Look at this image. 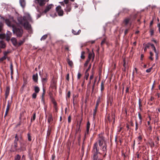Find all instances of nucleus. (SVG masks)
Returning a JSON list of instances; mask_svg holds the SVG:
<instances>
[{
    "instance_id": "obj_38",
    "label": "nucleus",
    "mask_w": 160,
    "mask_h": 160,
    "mask_svg": "<svg viewBox=\"0 0 160 160\" xmlns=\"http://www.w3.org/2000/svg\"><path fill=\"white\" fill-rule=\"evenodd\" d=\"M141 153L142 152H139L138 151L136 152V155L137 158L138 159L140 158L141 156L140 155V154H141Z\"/></svg>"
},
{
    "instance_id": "obj_11",
    "label": "nucleus",
    "mask_w": 160,
    "mask_h": 160,
    "mask_svg": "<svg viewBox=\"0 0 160 160\" xmlns=\"http://www.w3.org/2000/svg\"><path fill=\"white\" fill-rule=\"evenodd\" d=\"M95 57V54L93 52V50L92 49V52H90L89 53L88 55V59H89V60L92 58V62H93L94 60Z\"/></svg>"
},
{
    "instance_id": "obj_32",
    "label": "nucleus",
    "mask_w": 160,
    "mask_h": 160,
    "mask_svg": "<svg viewBox=\"0 0 160 160\" xmlns=\"http://www.w3.org/2000/svg\"><path fill=\"white\" fill-rule=\"evenodd\" d=\"M150 45L151 46L152 48L153 49V50H154V51L155 52H157L156 48L155 46H154V45L152 43H151L150 44Z\"/></svg>"
},
{
    "instance_id": "obj_56",
    "label": "nucleus",
    "mask_w": 160,
    "mask_h": 160,
    "mask_svg": "<svg viewBox=\"0 0 160 160\" xmlns=\"http://www.w3.org/2000/svg\"><path fill=\"white\" fill-rule=\"evenodd\" d=\"M77 103V100L75 99L74 98H73V106H74Z\"/></svg>"
},
{
    "instance_id": "obj_52",
    "label": "nucleus",
    "mask_w": 160,
    "mask_h": 160,
    "mask_svg": "<svg viewBox=\"0 0 160 160\" xmlns=\"http://www.w3.org/2000/svg\"><path fill=\"white\" fill-rule=\"evenodd\" d=\"M7 37L10 38L12 36V33L9 31H8L7 33Z\"/></svg>"
},
{
    "instance_id": "obj_47",
    "label": "nucleus",
    "mask_w": 160,
    "mask_h": 160,
    "mask_svg": "<svg viewBox=\"0 0 160 160\" xmlns=\"http://www.w3.org/2000/svg\"><path fill=\"white\" fill-rule=\"evenodd\" d=\"M36 118V113L34 112L32 118L31 119V121H34Z\"/></svg>"
},
{
    "instance_id": "obj_43",
    "label": "nucleus",
    "mask_w": 160,
    "mask_h": 160,
    "mask_svg": "<svg viewBox=\"0 0 160 160\" xmlns=\"http://www.w3.org/2000/svg\"><path fill=\"white\" fill-rule=\"evenodd\" d=\"M48 80V79L47 78H42V81L43 83H46Z\"/></svg>"
},
{
    "instance_id": "obj_50",
    "label": "nucleus",
    "mask_w": 160,
    "mask_h": 160,
    "mask_svg": "<svg viewBox=\"0 0 160 160\" xmlns=\"http://www.w3.org/2000/svg\"><path fill=\"white\" fill-rule=\"evenodd\" d=\"M90 123L89 121H88L87 122V126H86V128L87 129H90Z\"/></svg>"
},
{
    "instance_id": "obj_35",
    "label": "nucleus",
    "mask_w": 160,
    "mask_h": 160,
    "mask_svg": "<svg viewBox=\"0 0 160 160\" xmlns=\"http://www.w3.org/2000/svg\"><path fill=\"white\" fill-rule=\"evenodd\" d=\"M150 56L149 57V58L151 61H153V58L152 57V56L154 54L151 52H150Z\"/></svg>"
},
{
    "instance_id": "obj_12",
    "label": "nucleus",
    "mask_w": 160,
    "mask_h": 160,
    "mask_svg": "<svg viewBox=\"0 0 160 160\" xmlns=\"http://www.w3.org/2000/svg\"><path fill=\"white\" fill-rule=\"evenodd\" d=\"M53 5L52 4H49L46 7L45 10L43 11V12L45 13H47L48 11H49L53 7Z\"/></svg>"
},
{
    "instance_id": "obj_57",
    "label": "nucleus",
    "mask_w": 160,
    "mask_h": 160,
    "mask_svg": "<svg viewBox=\"0 0 160 160\" xmlns=\"http://www.w3.org/2000/svg\"><path fill=\"white\" fill-rule=\"evenodd\" d=\"M82 76V75L80 72H78V74L77 78L78 79H79Z\"/></svg>"
},
{
    "instance_id": "obj_64",
    "label": "nucleus",
    "mask_w": 160,
    "mask_h": 160,
    "mask_svg": "<svg viewBox=\"0 0 160 160\" xmlns=\"http://www.w3.org/2000/svg\"><path fill=\"white\" fill-rule=\"evenodd\" d=\"M157 27L158 28V30L159 32V33H160V23H158L157 24Z\"/></svg>"
},
{
    "instance_id": "obj_39",
    "label": "nucleus",
    "mask_w": 160,
    "mask_h": 160,
    "mask_svg": "<svg viewBox=\"0 0 160 160\" xmlns=\"http://www.w3.org/2000/svg\"><path fill=\"white\" fill-rule=\"evenodd\" d=\"M89 76V73L87 72H85L84 78L86 80L88 79Z\"/></svg>"
},
{
    "instance_id": "obj_58",
    "label": "nucleus",
    "mask_w": 160,
    "mask_h": 160,
    "mask_svg": "<svg viewBox=\"0 0 160 160\" xmlns=\"http://www.w3.org/2000/svg\"><path fill=\"white\" fill-rule=\"evenodd\" d=\"M150 145L152 148L154 147L155 146V144L153 142H152L150 144Z\"/></svg>"
},
{
    "instance_id": "obj_62",
    "label": "nucleus",
    "mask_w": 160,
    "mask_h": 160,
    "mask_svg": "<svg viewBox=\"0 0 160 160\" xmlns=\"http://www.w3.org/2000/svg\"><path fill=\"white\" fill-rule=\"evenodd\" d=\"M72 33L75 35H77V31L74 30L73 29H72Z\"/></svg>"
},
{
    "instance_id": "obj_30",
    "label": "nucleus",
    "mask_w": 160,
    "mask_h": 160,
    "mask_svg": "<svg viewBox=\"0 0 160 160\" xmlns=\"http://www.w3.org/2000/svg\"><path fill=\"white\" fill-rule=\"evenodd\" d=\"M138 116L140 120V121L139 122V123H140V124H142V117L141 116V113L140 112H138Z\"/></svg>"
},
{
    "instance_id": "obj_36",
    "label": "nucleus",
    "mask_w": 160,
    "mask_h": 160,
    "mask_svg": "<svg viewBox=\"0 0 160 160\" xmlns=\"http://www.w3.org/2000/svg\"><path fill=\"white\" fill-rule=\"evenodd\" d=\"M47 37L48 35L47 34L44 35L42 37L40 40L41 41L44 40L47 38Z\"/></svg>"
},
{
    "instance_id": "obj_59",
    "label": "nucleus",
    "mask_w": 160,
    "mask_h": 160,
    "mask_svg": "<svg viewBox=\"0 0 160 160\" xmlns=\"http://www.w3.org/2000/svg\"><path fill=\"white\" fill-rule=\"evenodd\" d=\"M45 93V90L44 88H43V93L42 95V97H44Z\"/></svg>"
},
{
    "instance_id": "obj_41",
    "label": "nucleus",
    "mask_w": 160,
    "mask_h": 160,
    "mask_svg": "<svg viewBox=\"0 0 160 160\" xmlns=\"http://www.w3.org/2000/svg\"><path fill=\"white\" fill-rule=\"evenodd\" d=\"M51 101L53 103V104H56L57 103L55 99L53 97H51Z\"/></svg>"
},
{
    "instance_id": "obj_17",
    "label": "nucleus",
    "mask_w": 160,
    "mask_h": 160,
    "mask_svg": "<svg viewBox=\"0 0 160 160\" xmlns=\"http://www.w3.org/2000/svg\"><path fill=\"white\" fill-rule=\"evenodd\" d=\"M131 18H125L123 21V23L125 25H127L129 23Z\"/></svg>"
},
{
    "instance_id": "obj_13",
    "label": "nucleus",
    "mask_w": 160,
    "mask_h": 160,
    "mask_svg": "<svg viewBox=\"0 0 160 160\" xmlns=\"http://www.w3.org/2000/svg\"><path fill=\"white\" fill-rule=\"evenodd\" d=\"M102 100V95L98 96L97 99L96 105L99 106V104L101 102Z\"/></svg>"
},
{
    "instance_id": "obj_25",
    "label": "nucleus",
    "mask_w": 160,
    "mask_h": 160,
    "mask_svg": "<svg viewBox=\"0 0 160 160\" xmlns=\"http://www.w3.org/2000/svg\"><path fill=\"white\" fill-rule=\"evenodd\" d=\"M67 62L69 66H70L71 67H72L73 66V64L72 62L70 60V59L68 58L67 59Z\"/></svg>"
},
{
    "instance_id": "obj_53",
    "label": "nucleus",
    "mask_w": 160,
    "mask_h": 160,
    "mask_svg": "<svg viewBox=\"0 0 160 160\" xmlns=\"http://www.w3.org/2000/svg\"><path fill=\"white\" fill-rule=\"evenodd\" d=\"M37 93L36 92L32 94V98L33 99H35L36 98L37 96Z\"/></svg>"
},
{
    "instance_id": "obj_33",
    "label": "nucleus",
    "mask_w": 160,
    "mask_h": 160,
    "mask_svg": "<svg viewBox=\"0 0 160 160\" xmlns=\"http://www.w3.org/2000/svg\"><path fill=\"white\" fill-rule=\"evenodd\" d=\"M139 135L137 137V139L138 140V141L141 142L142 141V137L141 135L139 133Z\"/></svg>"
},
{
    "instance_id": "obj_20",
    "label": "nucleus",
    "mask_w": 160,
    "mask_h": 160,
    "mask_svg": "<svg viewBox=\"0 0 160 160\" xmlns=\"http://www.w3.org/2000/svg\"><path fill=\"white\" fill-rule=\"evenodd\" d=\"M10 105L9 104V102H8V105L7 106V108H6V110L5 114V115H4V118H5L7 116V115L8 114V112L9 110V108L10 107Z\"/></svg>"
},
{
    "instance_id": "obj_4",
    "label": "nucleus",
    "mask_w": 160,
    "mask_h": 160,
    "mask_svg": "<svg viewBox=\"0 0 160 160\" xmlns=\"http://www.w3.org/2000/svg\"><path fill=\"white\" fill-rule=\"evenodd\" d=\"M13 33L15 34L18 37H21L22 33L23 30L21 28H16L15 26L12 28Z\"/></svg>"
},
{
    "instance_id": "obj_19",
    "label": "nucleus",
    "mask_w": 160,
    "mask_h": 160,
    "mask_svg": "<svg viewBox=\"0 0 160 160\" xmlns=\"http://www.w3.org/2000/svg\"><path fill=\"white\" fill-rule=\"evenodd\" d=\"M6 47V44L3 41H0V48H4Z\"/></svg>"
},
{
    "instance_id": "obj_14",
    "label": "nucleus",
    "mask_w": 160,
    "mask_h": 160,
    "mask_svg": "<svg viewBox=\"0 0 160 160\" xmlns=\"http://www.w3.org/2000/svg\"><path fill=\"white\" fill-rule=\"evenodd\" d=\"M5 22L6 24L9 27H12V28L15 27V25L12 24L11 23V22L10 21L9 19H6Z\"/></svg>"
},
{
    "instance_id": "obj_24",
    "label": "nucleus",
    "mask_w": 160,
    "mask_h": 160,
    "mask_svg": "<svg viewBox=\"0 0 160 160\" xmlns=\"http://www.w3.org/2000/svg\"><path fill=\"white\" fill-rule=\"evenodd\" d=\"M19 2L21 6L24 8L25 6V0H19Z\"/></svg>"
},
{
    "instance_id": "obj_7",
    "label": "nucleus",
    "mask_w": 160,
    "mask_h": 160,
    "mask_svg": "<svg viewBox=\"0 0 160 160\" xmlns=\"http://www.w3.org/2000/svg\"><path fill=\"white\" fill-rule=\"evenodd\" d=\"M35 2L39 4L40 6H44L49 0H35Z\"/></svg>"
},
{
    "instance_id": "obj_15",
    "label": "nucleus",
    "mask_w": 160,
    "mask_h": 160,
    "mask_svg": "<svg viewBox=\"0 0 160 160\" xmlns=\"http://www.w3.org/2000/svg\"><path fill=\"white\" fill-rule=\"evenodd\" d=\"M48 122L49 124H50L51 122L53 121V118L52 115L51 114H49L48 117Z\"/></svg>"
},
{
    "instance_id": "obj_54",
    "label": "nucleus",
    "mask_w": 160,
    "mask_h": 160,
    "mask_svg": "<svg viewBox=\"0 0 160 160\" xmlns=\"http://www.w3.org/2000/svg\"><path fill=\"white\" fill-rule=\"evenodd\" d=\"M152 69V67L150 68L147 69L146 70V72L147 73H149L151 72V71Z\"/></svg>"
},
{
    "instance_id": "obj_55",
    "label": "nucleus",
    "mask_w": 160,
    "mask_h": 160,
    "mask_svg": "<svg viewBox=\"0 0 160 160\" xmlns=\"http://www.w3.org/2000/svg\"><path fill=\"white\" fill-rule=\"evenodd\" d=\"M106 39L105 38H104L103 40L102 41L101 44V45L102 46L103 44H104L106 42Z\"/></svg>"
},
{
    "instance_id": "obj_18",
    "label": "nucleus",
    "mask_w": 160,
    "mask_h": 160,
    "mask_svg": "<svg viewBox=\"0 0 160 160\" xmlns=\"http://www.w3.org/2000/svg\"><path fill=\"white\" fill-rule=\"evenodd\" d=\"M11 41L14 46H17L18 45V43L17 42V40L16 38H12L11 39Z\"/></svg>"
},
{
    "instance_id": "obj_61",
    "label": "nucleus",
    "mask_w": 160,
    "mask_h": 160,
    "mask_svg": "<svg viewBox=\"0 0 160 160\" xmlns=\"http://www.w3.org/2000/svg\"><path fill=\"white\" fill-rule=\"evenodd\" d=\"M5 38V34H0V38Z\"/></svg>"
},
{
    "instance_id": "obj_49",
    "label": "nucleus",
    "mask_w": 160,
    "mask_h": 160,
    "mask_svg": "<svg viewBox=\"0 0 160 160\" xmlns=\"http://www.w3.org/2000/svg\"><path fill=\"white\" fill-rule=\"evenodd\" d=\"M18 137L17 134H16L15 137V139L14 140V143H17V142L18 141Z\"/></svg>"
},
{
    "instance_id": "obj_28",
    "label": "nucleus",
    "mask_w": 160,
    "mask_h": 160,
    "mask_svg": "<svg viewBox=\"0 0 160 160\" xmlns=\"http://www.w3.org/2000/svg\"><path fill=\"white\" fill-rule=\"evenodd\" d=\"M34 90L35 91V92H36V93H38L40 91L39 88L38 86H37L34 87Z\"/></svg>"
},
{
    "instance_id": "obj_60",
    "label": "nucleus",
    "mask_w": 160,
    "mask_h": 160,
    "mask_svg": "<svg viewBox=\"0 0 160 160\" xmlns=\"http://www.w3.org/2000/svg\"><path fill=\"white\" fill-rule=\"evenodd\" d=\"M71 92L70 91H69L68 92L67 97L68 98H69L70 96Z\"/></svg>"
},
{
    "instance_id": "obj_23",
    "label": "nucleus",
    "mask_w": 160,
    "mask_h": 160,
    "mask_svg": "<svg viewBox=\"0 0 160 160\" xmlns=\"http://www.w3.org/2000/svg\"><path fill=\"white\" fill-rule=\"evenodd\" d=\"M98 106L95 105V109L93 110L94 112L93 113V118H95V117L97 113V111L98 108Z\"/></svg>"
},
{
    "instance_id": "obj_5",
    "label": "nucleus",
    "mask_w": 160,
    "mask_h": 160,
    "mask_svg": "<svg viewBox=\"0 0 160 160\" xmlns=\"http://www.w3.org/2000/svg\"><path fill=\"white\" fill-rule=\"evenodd\" d=\"M56 10L59 16H62L63 15L64 12L63 10L62 9L61 6H58L56 8Z\"/></svg>"
},
{
    "instance_id": "obj_37",
    "label": "nucleus",
    "mask_w": 160,
    "mask_h": 160,
    "mask_svg": "<svg viewBox=\"0 0 160 160\" xmlns=\"http://www.w3.org/2000/svg\"><path fill=\"white\" fill-rule=\"evenodd\" d=\"M85 52L84 51H82L81 52V58L83 59H85Z\"/></svg>"
},
{
    "instance_id": "obj_9",
    "label": "nucleus",
    "mask_w": 160,
    "mask_h": 160,
    "mask_svg": "<svg viewBox=\"0 0 160 160\" xmlns=\"http://www.w3.org/2000/svg\"><path fill=\"white\" fill-rule=\"evenodd\" d=\"M50 86L52 89L56 90L57 89V81L54 80H52L51 82Z\"/></svg>"
},
{
    "instance_id": "obj_34",
    "label": "nucleus",
    "mask_w": 160,
    "mask_h": 160,
    "mask_svg": "<svg viewBox=\"0 0 160 160\" xmlns=\"http://www.w3.org/2000/svg\"><path fill=\"white\" fill-rule=\"evenodd\" d=\"M104 89V83L103 81H102L101 85V90L102 92Z\"/></svg>"
},
{
    "instance_id": "obj_29",
    "label": "nucleus",
    "mask_w": 160,
    "mask_h": 160,
    "mask_svg": "<svg viewBox=\"0 0 160 160\" xmlns=\"http://www.w3.org/2000/svg\"><path fill=\"white\" fill-rule=\"evenodd\" d=\"M150 43H148L147 44L145 45V47L144 49V51L146 52L147 48H149Z\"/></svg>"
},
{
    "instance_id": "obj_63",
    "label": "nucleus",
    "mask_w": 160,
    "mask_h": 160,
    "mask_svg": "<svg viewBox=\"0 0 160 160\" xmlns=\"http://www.w3.org/2000/svg\"><path fill=\"white\" fill-rule=\"evenodd\" d=\"M23 42L22 41H20L18 43V46H20V45H22L23 43Z\"/></svg>"
},
{
    "instance_id": "obj_51",
    "label": "nucleus",
    "mask_w": 160,
    "mask_h": 160,
    "mask_svg": "<svg viewBox=\"0 0 160 160\" xmlns=\"http://www.w3.org/2000/svg\"><path fill=\"white\" fill-rule=\"evenodd\" d=\"M138 122L137 120H136L135 122V130L136 131L138 130Z\"/></svg>"
},
{
    "instance_id": "obj_42",
    "label": "nucleus",
    "mask_w": 160,
    "mask_h": 160,
    "mask_svg": "<svg viewBox=\"0 0 160 160\" xmlns=\"http://www.w3.org/2000/svg\"><path fill=\"white\" fill-rule=\"evenodd\" d=\"M20 158L21 156L19 154H17L15 157V160H20Z\"/></svg>"
},
{
    "instance_id": "obj_10",
    "label": "nucleus",
    "mask_w": 160,
    "mask_h": 160,
    "mask_svg": "<svg viewBox=\"0 0 160 160\" xmlns=\"http://www.w3.org/2000/svg\"><path fill=\"white\" fill-rule=\"evenodd\" d=\"M17 143H14V145H12L11 149V151L12 152H14L15 151H18L19 150V148H17Z\"/></svg>"
},
{
    "instance_id": "obj_46",
    "label": "nucleus",
    "mask_w": 160,
    "mask_h": 160,
    "mask_svg": "<svg viewBox=\"0 0 160 160\" xmlns=\"http://www.w3.org/2000/svg\"><path fill=\"white\" fill-rule=\"evenodd\" d=\"M90 60H89V59H87L85 63L84 64V67H86L87 66L88 64V63L90 61Z\"/></svg>"
},
{
    "instance_id": "obj_3",
    "label": "nucleus",
    "mask_w": 160,
    "mask_h": 160,
    "mask_svg": "<svg viewBox=\"0 0 160 160\" xmlns=\"http://www.w3.org/2000/svg\"><path fill=\"white\" fill-rule=\"evenodd\" d=\"M105 142L104 138L102 135L101 134H99L98 135V141L96 142L93 144V146H94L96 143L97 144L98 146V144L99 147H101L103 143H105Z\"/></svg>"
},
{
    "instance_id": "obj_44",
    "label": "nucleus",
    "mask_w": 160,
    "mask_h": 160,
    "mask_svg": "<svg viewBox=\"0 0 160 160\" xmlns=\"http://www.w3.org/2000/svg\"><path fill=\"white\" fill-rule=\"evenodd\" d=\"M3 26V23L1 22H0V32H1L2 30Z\"/></svg>"
},
{
    "instance_id": "obj_1",
    "label": "nucleus",
    "mask_w": 160,
    "mask_h": 160,
    "mask_svg": "<svg viewBox=\"0 0 160 160\" xmlns=\"http://www.w3.org/2000/svg\"><path fill=\"white\" fill-rule=\"evenodd\" d=\"M92 158L93 160H102V154L99 152V148L97 144L93 146L92 151Z\"/></svg>"
},
{
    "instance_id": "obj_22",
    "label": "nucleus",
    "mask_w": 160,
    "mask_h": 160,
    "mask_svg": "<svg viewBox=\"0 0 160 160\" xmlns=\"http://www.w3.org/2000/svg\"><path fill=\"white\" fill-rule=\"evenodd\" d=\"M102 150L103 152H107V145L106 143H104V145L103 146L102 148Z\"/></svg>"
},
{
    "instance_id": "obj_31",
    "label": "nucleus",
    "mask_w": 160,
    "mask_h": 160,
    "mask_svg": "<svg viewBox=\"0 0 160 160\" xmlns=\"http://www.w3.org/2000/svg\"><path fill=\"white\" fill-rule=\"evenodd\" d=\"M138 104H139V109L141 111L142 110V109L141 108L142 106V105L141 104V100L140 99H139L138 101Z\"/></svg>"
},
{
    "instance_id": "obj_48",
    "label": "nucleus",
    "mask_w": 160,
    "mask_h": 160,
    "mask_svg": "<svg viewBox=\"0 0 160 160\" xmlns=\"http://www.w3.org/2000/svg\"><path fill=\"white\" fill-rule=\"evenodd\" d=\"M7 58V57L4 55L2 57L0 58V61L2 62L3 61L5 60Z\"/></svg>"
},
{
    "instance_id": "obj_2",
    "label": "nucleus",
    "mask_w": 160,
    "mask_h": 160,
    "mask_svg": "<svg viewBox=\"0 0 160 160\" xmlns=\"http://www.w3.org/2000/svg\"><path fill=\"white\" fill-rule=\"evenodd\" d=\"M17 20L18 24L22 26H23L24 28L26 29H29L30 26L29 22H28L27 19L26 17L19 16L17 18Z\"/></svg>"
},
{
    "instance_id": "obj_16",
    "label": "nucleus",
    "mask_w": 160,
    "mask_h": 160,
    "mask_svg": "<svg viewBox=\"0 0 160 160\" xmlns=\"http://www.w3.org/2000/svg\"><path fill=\"white\" fill-rule=\"evenodd\" d=\"M10 88L9 87H7L5 91V96L6 99L7 98L9 93Z\"/></svg>"
},
{
    "instance_id": "obj_27",
    "label": "nucleus",
    "mask_w": 160,
    "mask_h": 160,
    "mask_svg": "<svg viewBox=\"0 0 160 160\" xmlns=\"http://www.w3.org/2000/svg\"><path fill=\"white\" fill-rule=\"evenodd\" d=\"M53 108L54 110V111L56 112H57L58 111V107L57 103L53 104Z\"/></svg>"
},
{
    "instance_id": "obj_45",
    "label": "nucleus",
    "mask_w": 160,
    "mask_h": 160,
    "mask_svg": "<svg viewBox=\"0 0 160 160\" xmlns=\"http://www.w3.org/2000/svg\"><path fill=\"white\" fill-rule=\"evenodd\" d=\"M51 131V129L48 128V129L47 131V136H50V135Z\"/></svg>"
},
{
    "instance_id": "obj_8",
    "label": "nucleus",
    "mask_w": 160,
    "mask_h": 160,
    "mask_svg": "<svg viewBox=\"0 0 160 160\" xmlns=\"http://www.w3.org/2000/svg\"><path fill=\"white\" fill-rule=\"evenodd\" d=\"M71 3H69L66 5V8L64 9L65 11L66 12L67 14H68V12H70L71 10Z\"/></svg>"
},
{
    "instance_id": "obj_26",
    "label": "nucleus",
    "mask_w": 160,
    "mask_h": 160,
    "mask_svg": "<svg viewBox=\"0 0 160 160\" xmlns=\"http://www.w3.org/2000/svg\"><path fill=\"white\" fill-rule=\"evenodd\" d=\"M149 32L151 36H152L154 35V30L152 28H149Z\"/></svg>"
},
{
    "instance_id": "obj_40",
    "label": "nucleus",
    "mask_w": 160,
    "mask_h": 160,
    "mask_svg": "<svg viewBox=\"0 0 160 160\" xmlns=\"http://www.w3.org/2000/svg\"><path fill=\"white\" fill-rule=\"evenodd\" d=\"M10 69L11 70V75H12L13 73V65L12 63H11L10 65Z\"/></svg>"
},
{
    "instance_id": "obj_21",
    "label": "nucleus",
    "mask_w": 160,
    "mask_h": 160,
    "mask_svg": "<svg viewBox=\"0 0 160 160\" xmlns=\"http://www.w3.org/2000/svg\"><path fill=\"white\" fill-rule=\"evenodd\" d=\"M32 79L34 82H37L38 80V76L37 73L34 74L32 76Z\"/></svg>"
},
{
    "instance_id": "obj_6",
    "label": "nucleus",
    "mask_w": 160,
    "mask_h": 160,
    "mask_svg": "<svg viewBox=\"0 0 160 160\" xmlns=\"http://www.w3.org/2000/svg\"><path fill=\"white\" fill-rule=\"evenodd\" d=\"M82 120V118H81L79 122H78V121L77 122L76 126V130L75 135L76 134L78 133H80L81 132V129H80V128Z\"/></svg>"
}]
</instances>
